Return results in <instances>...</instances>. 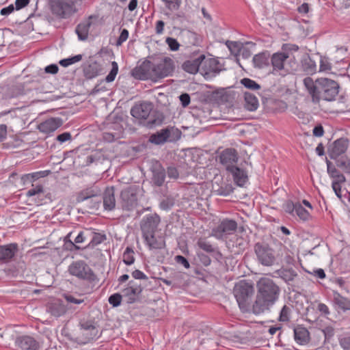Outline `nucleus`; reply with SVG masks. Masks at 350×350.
<instances>
[{"label": "nucleus", "instance_id": "obj_27", "mask_svg": "<svg viewBox=\"0 0 350 350\" xmlns=\"http://www.w3.org/2000/svg\"><path fill=\"white\" fill-rule=\"evenodd\" d=\"M152 182L157 187H161L163 185L166 176L165 169L161 165H158L152 169Z\"/></svg>", "mask_w": 350, "mask_h": 350}, {"label": "nucleus", "instance_id": "obj_40", "mask_svg": "<svg viewBox=\"0 0 350 350\" xmlns=\"http://www.w3.org/2000/svg\"><path fill=\"white\" fill-rule=\"evenodd\" d=\"M282 51L288 55L289 59L295 60L294 55H293V52H297L299 50V46L294 44H284L282 47Z\"/></svg>", "mask_w": 350, "mask_h": 350}, {"label": "nucleus", "instance_id": "obj_31", "mask_svg": "<svg viewBox=\"0 0 350 350\" xmlns=\"http://www.w3.org/2000/svg\"><path fill=\"white\" fill-rule=\"evenodd\" d=\"M326 164H327V172L329 174V177L333 178L332 182H337V183H345L346 182V178L345 176L340 173L332 163L331 161H329L326 158Z\"/></svg>", "mask_w": 350, "mask_h": 350}, {"label": "nucleus", "instance_id": "obj_62", "mask_svg": "<svg viewBox=\"0 0 350 350\" xmlns=\"http://www.w3.org/2000/svg\"><path fill=\"white\" fill-rule=\"evenodd\" d=\"M339 343L343 350H350V336L340 339Z\"/></svg>", "mask_w": 350, "mask_h": 350}, {"label": "nucleus", "instance_id": "obj_9", "mask_svg": "<svg viewBox=\"0 0 350 350\" xmlns=\"http://www.w3.org/2000/svg\"><path fill=\"white\" fill-rule=\"evenodd\" d=\"M271 64L274 70H284L287 72L296 71L298 64L295 60L289 59L288 55L283 51L275 53L271 57Z\"/></svg>", "mask_w": 350, "mask_h": 350}, {"label": "nucleus", "instance_id": "obj_4", "mask_svg": "<svg viewBox=\"0 0 350 350\" xmlns=\"http://www.w3.org/2000/svg\"><path fill=\"white\" fill-rule=\"evenodd\" d=\"M68 272L70 275L79 279L93 282L98 280L97 276L93 270L84 260H76L68 267Z\"/></svg>", "mask_w": 350, "mask_h": 350}, {"label": "nucleus", "instance_id": "obj_24", "mask_svg": "<svg viewBox=\"0 0 350 350\" xmlns=\"http://www.w3.org/2000/svg\"><path fill=\"white\" fill-rule=\"evenodd\" d=\"M228 172L232 175L234 182L237 186L243 187L247 183L248 176L244 170L235 166Z\"/></svg>", "mask_w": 350, "mask_h": 350}, {"label": "nucleus", "instance_id": "obj_54", "mask_svg": "<svg viewBox=\"0 0 350 350\" xmlns=\"http://www.w3.org/2000/svg\"><path fill=\"white\" fill-rule=\"evenodd\" d=\"M42 188L43 187L41 185H33L32 187L27 191V196L34 198L36 195H40Z\"/></svg>", "mask_w": 350, "mask_h": 350}, {"label": "nucleus", "instance_id": "obj_49", "mask_svg": "<svg viewBox=\"0 0 350 350\" xmlns=\"http://www.w3.org/2000/svg\"><path fill=\"white\" fill-rule=\"evenodd\" d=\"M165 8L170 11H175L178 10L180 6L182 0H161Z\"/></svg>", "mask_w": 350, "mask_h": 350}, {"label": "nucleus", "instance_id": "obj_7", "mask_svg": "<svg viewBox=\"0 0 350 350\" xmlns=\"http://www.w3.org/2000/svg\"><path fill=\"white\" fill-rule=\"evenodd\" d=\"M254 291L253 286L245 281H241L235 285L233 293L240 308L244 309L247 307Z\"/></svg>", "mask_w": 350, "mask_h": 350}, {"label": "nucleus", "instance_id": "obj_64", "mask_svg": "<svg viewBox=\"0 0 350 350\" xmlns=\"http://www.w3.org/2000/svg\"><path fill=\"white\" fill-rule=\"evenodd\" d=\"M336 165L338 167L344 169L345 166L347 165V162L350 161V159L347 157H341L340 158H338L336 160Z\"/></svg>", "mask_w": 350, "mask_h": 350}, {"label": "nucleus", "instance_id": "obj_19", "mask_svg": "<svg viewBox=\"0 0 350 350\" xmlns=\"http://www.w3.org/2000/svg\"><path fill=\"white\" fill-rule=\"evenodd\" d=\"M18 252V245L16 243L0 245V262L9 263L14 260Z\"/></svg>", "mask_w": 350, "mask_h": 350}, {"label": "nucleus", "instance_id": "obj_50", "mask_svg": "<svg viewBox=\"0 0 350 350\" xmlns=\"http://www.w3.org/2000/svg\"><path fill=\"white\" fill-rule=\"evenodd\" d=\"M291 312V309L286 305H284L280 311L278 320L281 322H288L290 320Z\"/></svg>", "mask_w": 350, "mask_h": 350}, {"label": "nucleus", "instance_id": "obj_55", "mask_svg": "<svg viewBox=\"0 0 350 350\" xmlns=\"http://www.w3.org/2000/svg\"><path fill=\"white\" fill-rule=\"evenodd\" d=\"M165 42L171 51H176L178 50L180 44L175 38L168 37L166 38Z\"/></svg>", "mask_w": 350, "mask_h": 350}, {"label": "nucleus", "instance_id": "obj_56", "mask_svg": "<svg viewBox=\"0 0 350 350\" xmlns=\"http://www.w3.org/2000/svg\"><path fill=\"white\" fill-rule=\"evenodd\" d=\"M173 206V201L169 198L162 200L159 204L160 208L164 211L170 210Z\"/></svg>", "mask_w": 350, "mask_h": 350}, {"label": "nucleus", "instance_id": "obj_57", "mask_svg": "<svg viewBox=\"0 0 350 350\" xmlns=\"http://www.w3.org/2000/svg\"><path fill=\"white\" fill-rule=\"evenodd\" d=\"M197 255H198V257L200 261L204 266L207 267L211 265V260L208 255H206L202 252H198Z\"/></svg>", "mask_w": 350, "mask_h": 350}, {"label": "nucleus", "instance_id": "obj_33", "mask_svg": "<svg viewBox=\"0 0 350 350\" xmlns=\"http://www.w3.org/2000/svg\"><path fill=\"white\" fill-rule=\"evenodd\" d=\"M301 65L304 71L308 75H313L317 70V62L311 56H305L301 60Z\"/></svg>", "mask_w": 350, "mask_h": 350}, {"label": "nucleus", "instance_id": "obj_46", "mask_svg": "<svg viewBox=\"0 0 350 350\" xmlns=\"http://www.w3.org/2000/svg\"><path fill=\"white\" fill-rule=\"evenodd\" d=\"M295 213L302 220L306 221L310 218V213L304 208L301 204L297 203Z\"/></svg>", "mask_w": 350, "mask_h": 350}, {"label": "nucleus", "instance_id": "obj_38", "mask_svg": "<svg viewBox=\"0 0 350 350\" xmlns=\"http://www.w3.org/2000/svg\"><path fill=\"white\" fill-rule=\"evenodd\" d=\"M269 54L262 52L255 55L253 57V64L258 68H262L269 64Z\"/></svg>", "mask_w": 350, "mask_h": 350}, {"label": "nucleus", "instance_id": "obj_14", "mask_svg": "<svg viewBox=\"0 0 350 350\" xmlns=\"http://www.w3.org/2000/svg\"><path fill=\"white\" fill-rule=\"evenodd\" d=\"M222 70V65L215 58H206L201 67V74L206 78L214 77Z\"/></svg>", "mask_w": 350, "mask_h": 350}, {"label": "nucleus", "instance_id": "obj_22", "mask_svg": "<svg viewBox=\"0 0 350 350\" xmlns=\"http://www.w3.org/2000/svg\"><path fill=\"white\" fill-rule=\"evenodd\" d=\"M175 131L178 132V131L175 130L173 127L165 128L151 135L149 141L156 145L163 144L170 139L171 134Z\"/></svg>", "mask_w": 350, "mask_h": 350}, {"label": "nucleus", "instance_id": "obj_12", "mask_svg": "<svg viewBox=\"0 0 350 350\" xmlns=\"http://www.w3.org/2000/svg\"><path fill=\"white\" fill-rule=\"evenodd\" d=\"M237 228V223L234 219H224L212 229L211 235L217 239H223L224 236L233 234Z\"/></svg>", "mask_w": 350, "mask_h": 350}, {"label": "nucleus", "instance_id": "obj_6", "mask_svg": "<svg viewBox=\"0 0 350 350\" xmlns=\"http://www.w3.org/2000/svg\"><path fill=\"white\" fill-rule=\"evenodd\" d=\"M174 69V62L170 57H165L157 64L152 62V81L157 82L171 75Z\"/></svg>", "mask_w": 350, "mask_h": 350}, {"label": "nucleus", "instance_id": "obj_20", "mask_svg": "<svg viewBox=\"0 0 350 350\" xmlns=\"http://www.w3.org/2000/svg\"><path fill=\"white\" fill-rule=\"evenodd\" d=\"M15 345L20 350H38L40 348L38 342L32 336L27 335L17 337Z\"/></svg>", "mask_w": 350, "mask_h": 350}, {"label": "nucleus", "instance_id": "obj_1", "mask_svg": "<svg viewBox=\"0 0 350 350\" xmlns=\"http://www.w3.org/2000/svg\"><path fill=\"white\" fill-rule=\"evenodd\" d=\"M257 295L252 306L255 314H260L269 310L278 301L280 294V288L268 278H261L257 283Z\"/></svg>", "mask_w": 350, "mask_h": 350}, {"label": "nucleus", "instance_id": "obj_60", "mask_svg": "<svg viewBox=\"0 0 350 350\" xmlns=\"http://www.w3.org/2000/svg\"><path fill=\"white\" fill-rule=\"evenodd\" d=\"M174 259L176 263L182 265L185 268L189 269L190 267V264L185 257L181 255H177L175 256Z\"/></svg>", "mask_w": 350, "mask_h": 350}, {"label": "nucleus", "instance_id": "obj_52", "mask_svg": "<svg viewBox=\"0 0 350 350\" xmlns=\"http://www.w3.org/2000/svg\"><path fill=\"white\" fill-rule=\"evenodd\" d=\"M215 192L218 196H228L233 192V188L230 185H226L225 187H220Z\"/></svg>", "mask_w": 350, "mask_h": 350}, {"label": "nucleus", "instance_id": "obj_21", "mask_svg": "<svg viewBox=\"0 0 350 350\" xmlns=\"http://www.w3.org/2000/svg\"><path fill=\"white\" fill-rule=\"evenodd\" d=\"M62 124L63 120L61 118H50L40 123L38 129L41 133L50 134L55 131Z\"/></svg>", "mask_w": 350, "mask_h": 350}, {"label": "nucleus", "instance_id": "obj_28", "mask_svg": "<svg viewBox=\"0 0 350 350\" xmlns=\"http://www.w3.org/2000/svg\"><path fill=\"white\" fill-rule=\"evenodd\" d=\"M333 302L343 312L350 310V299L342 296L338 291H333Z\"/></svg>", "mask_w": 350, "mask_h": 350}, {"label": "nucleus", "instance_id": "obj_5", "mask_svg": "<svg viewBox=\"0 0 350 350\" xmlns=\"http://www.w3.org/2000/svg\"><path fill=\"white\" fill-rule=\"evenodd\" d=\"M52 13L61 18H67L77 12L73 0H51Z\"/></svg>", "mask_w": 350, "mask_h": 350}, {"label": "nucleus", "instance_id": "obj_59", "mask_svg": "<svg viewBox=\"0 0 350 350\" xmlns=\"http://www.w3.org/2000/svg\"><path fill=\"white\" fill-rule=\"evenodd\" d=\"M49 193H46L44 189H42V192L40 195H36L35 198L33 199L35 203L37 204V205H41L43 203H44V200L46 198Z\"/></svg>", "mask_w": 350, "mask_h": 350}, {"label": "nucleus", "instance_id": "obj_37", "mask_svg": "<svg viewBox=\"0 0 350 350\" xmlns=\"http://www.w3.org/2000/svg\"><path fill=\"white\" fill-rule=\"evenodd\" d=\"M145 241L150 249H162L165 247V241L163 238L156 239L154 234L144 237Z\"/></svg>", "mask_w": 350, "mask_h": 350}, {"label": "nucleus", "instance_id": "obj_11", "mask_svg": "<svg viewBox=\"0 0 350 350\" xmlns=\"http://www.w3.org/2000/svg\"><path fill=\"white\" fill-rule=\"evenodd\" d=\"M205 59V54L200 50H196L192 52L188 59L185 60L182 64V68L186 72L189 74H196L201 72V67Z\"/></svg>", "mask_w": 350, "mask_h": 350}, {"label": "nucleus", "instance_id": "obj_8", "mask_svg": "<svg viewBox=\"0 0 350 350\" xmlns=\"http://www.w3.org/2000/svg\"><path fill=\"white\" fill-rule=\"evenodd\" d=\"M258 261L264 266H272L275 260L273 250L266 243H256L254 247Z\"/></svg>", "mask_w": 350, "mask_h": 350}, {"label": "nucleus", "instance_id": "obj_26", "mask_svg": "<svg viewBox=\"0 0 350 350\" xmlns=\"http://www.w3.org/2000/svg\"><path fill=\"white\" fill-rule=\"evenodd\" d=\"M93 16H89L88 19L83 21L77 25L75 29V32L77 34L78 38L80 40H86L88 38L89 30L92 25L91 19Z\"/></svg>", "mask_w": 350, "mask_h": 350}, {"label": "nucleus", "instance_id": "obj_51", "mask_svg": "<svg viewBox=\"0 0 350 350\" xmlns=\"http://www.w3.org/2000/svg\"><path fill=\"white\" fill-rule=\"evenodd\" d=\"M122 297V294L114 293L109 297L108 301L113 307H118L121 304Z\"/></svg>", "mask_w": 350, "mask_h": 350}, {"label": "nucleus", "instance_id": "obj_32", "mask_svg": "<svg viewBox=\"0 0 350 350\" xmlns=\"http://www.w3.org/2000/svg\"><path fill=\"white\" fill-rule=\"evenodd\" d=\"M47 310L51 315L59 317L66 312V308L62 301L57 300L49 305Z\"/></svg>", "mask_w": 350, "mask_h": 350}, {"label": "nucleus", "instance_id": "obj_13", "mask_svg": "<svg viewBox=\"0 0 350 350\" xmlns=\"http://www.w3.org/2000/svg\"><path fill=\"white\" fill-rule=\"evenodd\" d=\"M160 221L159 216L156 213L144 216L140 224L143 237L154 234Z\"/></svg>", "mask_w": 350, "mask_h": 350}, {"label": "nucleus", "instance_id": "obj_10", "mask_svg": "<svg viewBox=\"0 0 350 350\" xmlns=\"http://www.w3.org/2000/svg\"><path fill=\"white\" fill-rule=\"evenodd\" d=\"M139 192V189L135 185L130 186L121 191L120 205L123 210L129 211L137 206Z\"/></svg>", "mask_w": 350, "mask_h": 350}, {"label": "nucleus", "instance_id": "obj_17", "mask_svg": "<svg viewBox=\"0 0 350 350\" xmlns=\"http://www.w3.org/2000/svg\"><path fill=\"white\" fill-rule=\"evenodd\" d=\"M349 142L346 138H339L334 141L328 149V154L331 159L336 160L344 154L348 147Z\"/></svg>", "mask_w": 350, "mask_h": 350}, {"label": "nucleus", "instance_id": "obj_61", "mask_svg": "<svg viewBox=\"0 0 350 350\" xmlns=\"http://www.w3.org/2000/svg\"><path fill=\"white\" fill-rule=\"evenodd\" d=\"M167 174L170 178L177 179L179 177V172L177 168L174 166L167 167Z\"/></svg>", "mask_w": 350, "mask_h": 350}, {"label": "nucleus", "instance_id": "obj_16", "mask_svg": "<svg viewBox=\"0 0 350 350\" xmlns=\"http://www.w3.org/2000/svg\"><path fill=\"white\" fill-rule=\"evenodd\" d=\"M142 292L141 285L133 280L129 281L127 286L121 291L123 297L126 299L128 304L135 303L139 299Z\"/></svg>", "mask_w": 350, "mask_h": 350}, {"label": "nucleus", "instance_id": "obj_63", "mask_svg": "<svg viewBox=\"0 0 350 350\" xmlns=\"http://www.w3.org/2000/svg\"><path fill=\"white\" fill-rule=\"evenodd\" d=\"M72 138L71 134L69 132H64L58 135L56 137V139L61 144L66 142L67 141L70 140Z\"/></svg>", "mask_w": 350, "mask_h": 350}, {"label": "nucleus", "instance_id": "obj_47", "mask_svg": "<svg viewBox=\"0 0 350 350\" xmlns=\"http://www.w3.org/2000/svg\"><path fill=\"white\" fill-rule=\"evenodd\" d=\"M118 72V65L116 62H111V69L109 73L105 77V81L107 83L112 82L115 80V78Z\"/></svg>", "mask_w": 350, "mask_h": 350}, {"label": "nucleus", "instance_id": "obj_30", "mask_svg": "<svg viewBox=\"0 0 350 350\" xmlns=\"http://www.w3.org/2000/svg\"><path fill=\"white\" fill-rule=\"evenodd\" d=\"M294 338L298 344L304 345L309 342L310 334L306 327L298 325L294 329Z\"/></svg>", "mask_w": 350, "mask_h": 350}, {"label": "nucleus", "instance_id": "obj_39", "mask_svg": "<svg viewBox=\"0 0 350 350\" xmlns=\"http://www.w3.org/2000/svg\"><path fill=\"white\" fill-rule=\"evenodd\" d=\"M90 241L88 245V247H94L95 246L100 244L106 239V235L95 232L91 230Z\"/></svg>", "mask_w": 350, "mask_h": 350}, {"label": "nucleus", "instance_id": "obj_43", "mask_svg": "<svg viewBox=\"0 0 350 350\" xmlns=\"http://www.w3.org/2000/svg\"><path fill=\"white\" fill-rule=\"evenodd\" d=\"M245 88L251 90H257L260 89V85L257 83L255 81L250 78H243L240 81Z\"/></svg>", "mask_w": 350, "mask_h": 350}, {"label": "nucleus", "instance_id": "obj_23", "mask_svg": "<svg viewBox=\"0 0 350 350\" xmlns=\"http://www.w3.org/2000/svg\"><path fill=\"white\" fill-rule=\"evenodd\" d=\"M81 329L82 331V336L85 340V343L98 337V330L97 327L90 321L81 323Z\"/></svg>", "mask_w": 350, "mask_h": 350}, {"label": "nucleus", "instance_id": "obj_15", "mask_svg": "<svg viewBox=\"0 0 350 350\" xmlns=\"http://www.w3.org/2000/svg\"><path fill=\"white\" fill-rule=\"evenodd\" d=\"M219 160L226 170L229 171L237 166L239 160L238 152L234 148H226L220 153Z\"/></svg>", "mask_w": 350, "mask_h": 350}, {"label": "nucleus", "instance_id": "obj_48", "mask_svg": "<svg viewBox=\"0 0 350 350\" xmlns=\"http://www.w3.org/2000/svg\"><path fill=\"white\" fill-rule=\"evenodd\" d=\"M118 72V65L116 62H111V69L109 73L105 77V81L107 83L112 82L115 80V78Z\"/></svg>", "mask_w": 350, "mask_h": 350}, {"label": "nucleus", "instance_id": "obj_25", "mask_svg": "<svg viewBox=\"0 0 350 350\" xmlns=\"http://www.w3.org/2000/svg\"><path fill=\"white\" fill-rule=\"evenodd\" d=\"M103 206L105 210L112 211L116 206L114 187H107L103 193Z\"/></svg>", "mask_w": 350, "mask_h": 350}, {"label": "nucleus", "instance_id": "obj_42", "mask_svg": "<svg viewBox=\"0 0 350 350\" xmlns=\"http://www.w3.org/2000/svg\"><path fill=\"white\" fill-rule=\"evenodd\" d=\"M133 254L134 252L133 249L130 247H127L122 255L123 262L127 265L133 264L135 262Z\"/></svg>", "mask_w": 350, "mask_h": 350}, {"label": "nucleus", "instance_id": "obj_34", "mask_svg": "<svg viewBox=\"0 0 350 350\" xmlns=\"http://www.w3.org/2000/svg\"><path fill=\"white\" fill-rule=\"evenodd\" d=\"M182 37L187 44L195 46L198 45L201 42L200 36L190 30L183 31L182 32Z\"/></svg>", "mask_w": 350, "mask_h": 350}, {"label": "nucleus", "instance_id": "obj_45", "mask_svg": "<svg viewBox=\"0 0 350 350\" xmlns=\"http://www.w3.org/2000/svg\"><path fill=\"white\" fill-rule=\"evenodd\" d=\"M90 237L91 229H85V230L80 231L75 239V243L76 244L84 243L86 240L90 239Z\"/></svg>", "mask_w": 350, "mask_h": 350}, {"label": "nucleus", "instance_id": "obj_2", "mask_svg": "<svg viewBox=\"0 0 350 350\" xmlns=\"http://www.w3.org/2000/svg\"><path fill=\"white\" fill-rule=\"evenodd\" d=\"M304 85L314 103H317L321 99L332 101L339 92V84L334 80L327 78H319L315 81L311 77L304 79Z\"/></svg>", "mask_w": 350, "mask_h": 350}, {"label": "nucleus", "instance_id": "obj_29", "mask_svg": "<svg viewBox=\"0 0 350 350\" xmlns=\"http://www.w3.org/2000/svg\"><path fill=\"white\" fill-rule=\"evenodd\" d=\"M279 278L282 279L287 284H293L295 278L298 276L297 273L293 269H280L275 271Z\"/></svg>", "mask_w": 350, "mask_h": 350}, {"label": "nucleus", "instance_id": "obj_41", "mask_svg": "<svg viewBox=\"0 0 350 350\" xmlns=\"http://www.w3.org/2000/svg\"><path fill=\"white\" fill-rule=\"evenodd\" d=\"M226 46L228 48L232 54L238 55L241 50L243 44L237 41L227 40L226 42Z\"/></svg>", "mask_w": 350, "mask_h": 350}, {"label": "nucleus", "instance_id": "obj_3", "mask_svg": "<svg viewBox=\"0 0 350 350\" xmlns=\"http://www.w3.org/2000/svg\"><path fill=\"white\" fill-rule=\"evenodd\" d=\"M131 114L148 129H153L161 125L163 120V116L154 111L153 105L147 101L135 104L131 109Z\"/></svg>", "mask_w": 350, "mask_h": 350}, {"label": "nucleus", "instance_id": "obj_18", "mask_svg": "<svg viewBox=\"0 0 350 350\" xmlns=\"http://www.w3.org/2000/svg\"><path fill=\"white\" fill-rule=\"evenodd\" d=\"M152 62L146 60L135 67L131 72L132 76L137 79L152 81Z\"/></svg>", "mask_w": 350, "mask_h": 350}, {"label": "nucleus", "instance_id": "obj_58", "mask_svg": "<svg viewBox=\"0 0 350 350\" xmlns=\"http://www.w3.org/2000/svg\"><path fill=\"white\" fill-rule=\"evenodd\" d=\"M129 31L126 29H123L120 33V36L118 37L116 41L117 46H121L123 42H124L129 38Z\"/></svg>", "mask_w": 350, "mask_h": 350}, {"label": "nucleus", "instance_id": "obj_35", "mask_svg": "<svg viewBox=\"0 0 350 350\" xmlns=\"http://www.w3.org/2000/svg\"><path fill=\"white\" fill-rule=\"evenodd\" d=\"M245 107L250 111H256L259 105L257 97L248 92H244Z\"/></svg>", "mask_w": 350, "mask_h": 350}, {"label": "nucleus", "instance_id": "obj_36", "mask_svg": "<svg viewBox=\"0 0 350 350\" xmlns=\"http://www.w3.org/2000/svg\"><path fill=\"white\" fill-rule=\"evenodd\" d=\"M196 245L199 248L208 254H219V252L217 251V247L212 245L211 243L206 239V238H199L197 241Z\"/></svg>", "mask_w": 350, "mask_h": 350}, {"label": "nucleus", "instance_id": "obj_44", "mask_svg": "<svg viewBox=\"0 0 350 350\" xmlns=\"http://www.w3.org/2000/svg\"><path fill=\"white\" fill-rule=\"evenodd\" d=\"M82 58L83 55L79 54L68 58L61 59L59 63L63 67H68L70 65L80 62Z\"/></svg>", "mask_w": 350, "mask_h": 350}, {"label": "nucleus", "instance_id": "obj_53", "mask_svg": "<svg viewBox=\"0 0 350 350\" xmlns=\"http://www.w3.org/2000/svg\"><path fill=\"white\" fill-rule=\"evenodd\" d=\"M296 206L297 203L294 204L291 200H287L284 203L282 207L286 213L293 215L295 211Z\"/></svg>", "mask_w": 350, "mask_h": 350}]
</instances>
